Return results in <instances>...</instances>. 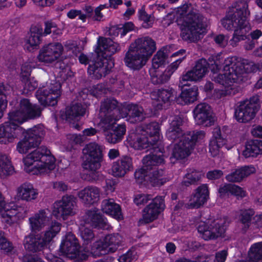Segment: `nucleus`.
Instances as JSON below:
<instances>
[{
	"label": "nucleus",
	"mask_w": 262,
	"mask_h": 262,
	"mask_svg": "<svg viewBox=\"0 0 262 262\" xmlns=\"http://www.w3.org/2000/svg\"><path fill=\"white\" fill-rule=\"evenodd\" d=\"M132 159L128 156H123L113 162L111 173L115 177H124L129 171L132 170Z\"/></svg>",
	"instance_id": "obj_28"
},
{
	"label": "nucleus",
	"mask_w": 262,
	"mask_h": 262,
	"mask_svg": "<svg viewBox=\"0 0 262 262\" xmlns=\"http://www.w3.org/2000/svg\"><path fill=\"white\" fill-rule=\"evenodd\" d=\"M101 206L103 213L118 221L123 219L121 207L114 199H108L103 200Z\"/></svg>",
	"instance_id": "obj_32"
},
{
	"label": "nucleus",
	"mask_w": 262,
	"mask_h": 262,
	"mask_svg": "<svg viewBox=\"0 0 262 262\" xmlns=\"http://www.w3.org/2000/svg\"><path fill=\"white\" fill-rule=\"evenodd\" d=\"M231 195L235 196L237 199H242L246 195V191L243 188L232 184Z\"/></svg>",
	"instance_id": "obj_59"
},
{
	"label": "nucleus",
	"mask_w": 262,
	"mask_h": 262,
	"mask_svg": "<svg viewBox=\"0 0 262 262\" xmlns=\"http://www.w3.org/2000/svg\"><path fill=\"white\" fill-rule=\"evenodd\" d=\"M50 220L48 209H41L29 218L30 228L32 231L40 230Z\"/></svg>",
	"instance_id": "obj_30"
},
{
	"label": "nucleus",
	"mask_w": 262,
	"mask_h": 262,
	"mask_svg": "<svg viewBox=\"0 0 262 262\" xmlns=\"http://www.w3.org/2000/svg\"><path fill=\"white\" fill-rule=\"evenodd\" d=\"M239 59L236 57L227 58L223 63V73L214 77L215 81L231 90L239 81L245 79V74L239 77L237 75L238 67L242 64Z\"/></svg>",
	"instance_id": "obj_12"
},
{
	"label": "nucleus",
	"mask_w": 262,
	"mask_h": 262,
	"mask_svg": "<svg viewBox=\"0 0 262 262\" xmlns=\"http://www.w3.org/2000/svg\"><path fill=\"white\" fill-rule=\"evenodd\" d=\"M99 122L95 120L94 124L102 129L105 140L110 143L116 144L123 138L126 130V125L121 123L115 126L118 120L114 116H97Z\"/></svg>",
	"instance_id": "obj_11"
},
{
	"label": "nucleus",
	"mask_w": 262,
	"mask_h": 262,
	"mask_svg": "<svg viewBox=\"0 0 262 262\" xmlns=\"http://www.w3.org/2000/svg\"><path fill=\"white\" fill-rule=\"evenodd\" d=\"M38 191L30 183H24L17 188V196L27 201L36 199Z\"/></svg>",
	"instance_id": "obj_36"
},
{
	"label": "nucleus",
	"mask_w": 262,
	"mask_h": 262,
	"mask_svg": "<svg viewBox=\"0 0 262 262\" xmlns=\"http://www.w3.org/2000/svg\"><path fill=\"white\" fill-rule=\"evenodd\" d=\"M118 105V102L114 99H107L101 104L100 112L103 114H110L116 108Z\"/></svg>",
	"instance_id": "obj_50"
},
{
	"label": "nucleus",
	"mask_w": 262,
	"mask_h": 262,
	"mask_svg": "<svg viewBox=\"0 0 262 262\" xmlns=\"http://www.w3.org/2000/svg\"><path fill=\"white\" fill-rule=\"evenodd\" d=\"M96 52L98 54L96 61L88 68V73L95 78L99 79L105 76L114 67V62L110 58L112 54L121 50L120 46L109 38L99 37Z\"/></svg>",
	"instance_id": "obj_6"
},
{
	"label": "nucleus",
	"mask_w": 262,
	"mask_h": 262,
	"mask_svg": "<svg viewBox=\"0 0 262 262\" xmlns=\"http://www.w3.org/2000/svg\"><path fill=\"white\" fill-rule=\"evenodd\" d=\"M209 198V191L207 185L203 184L199 186L191 196L185 207L189 209L198 208L204 204Z\"/></svg>",
	"instance_id": "obj_25"
},
{
	"label": "nucleus",
	"mask_w": 262,
	"mask_h": 262,
	"mask_svg": "<svg viewBox=\"0 0 262 262\" xmlns=\"http://www.w3.org/2000/svg\"><path fill=\"white\" fill-rule=\"evenodd\" d=\"M212 133L213 136L209 143V152L212 157L216 156L219 154L220 148L223 146L229 150L237 143V140L234 137L225 140L218 127L213 129Z\"/></svg>",
	"instance_id": "obj_20"
},
{
	"label": "nucleus",
	"mask_w": 262,
	"mask_h": 262,
	"mask_svg": "<svg viewBox=\"0 0 262 262\" xmlns=\"http://www.w3.org/2000/svg\"><path fill=\"white\" fill-rule=\"evenodd\" d=\"M42 29L39 25H33L30 30L29 36L26 39L25 46L29 51L37 48L41 42Z\"/></svg>",
	"instance_id": "obj_33"
},
{
	"label": "nucleus",
	"mask_w": 262,
	"mask_h": 262,
	"mask_svg": "<svg viewBox=\"0 0 262 262\" xmlns=\"http://www.w3.org/2000/svg\"><path fill=\"white\" fill-rule=\"evenodd\" d=\"M215 116H193L196 124L202 126H210L213 124L216 118Z\"/></svg>",
	"instance_id": "obj_48"
},
{
	"label": "nucleus",
	"mask_w": 262,
	"mask_h": 262,
	"mask_svg": "<svg viewBox=\"0 0 262 262\" xmlns=\"http://www.w3.org/2000/svg\"><path fill=\"white\" fill-rule=\"evenodd\" d=\"M254 214V211L252 209L240 210L239 220L243 225L244 230H246L249 228L251 223L252 217Z\"/></svg>",
	"instance_id": "obj_46"
},
{
	"label": "nucleus",
	"mask_w": 262,
	"mask_h": 262,
	"mask_svg": "<svg viewBox=\"0 0 262 262\" xmlns=\"http://www.w3.org/2000/svg\"><path fill=\"white\" fill-rule=\"evenodd\" d=\"M228 255V249H223L217 251L214 257H207L202 262H225Z\"/></svg>",
	"instance_id": "obj_51"
},
{
	"label": "nucleus",
	"mask_w": 262,
	"mask_h": 262,
	"mask_svg": "<svg viewBox=\"0 0 262 262\" xmlns=\"http://www.w3.org/2000/svg\"><path fill=\"white\" fill-rule=\"evenodd\" d=\"M198 89L195 87L183 91L178 98V102L181 104L192 103L196 100Z\"/></svg>",
	"instance_id": "obj_39"
},
{
	"label": "nucleus",
	"mask_w": 262,
	"mask_h": 262,
	"mask_svg": "<svg viewBox=\"0 0 262 262\" xmlns=\"http://www.w3.org/2000/svg\"><path fill=\"white\" fill-rule=\"evenodd\" d=\"M5 91L3 84H0V114H3L7 106L6 96L4 94Z\"/></svg>",
	"instance_id": "obj_60"
},
{
	"label": "nucleus",
	"mask_w": 262,
	"mask_h": 262,
	"mask_svg": "<svg viewBox=\"0 0 262 262\" xmlns=\"http://www.w3.org/2000/svg\"><path fill=\"white\" fill-rule=\"evenodd\" d=\"M160 131V125L156 122L138 126L135 132L129 134L127 141L129 145L135 149H151L152 151L150 154L163 156L164 148L159 143Z\"/></svg>",
	"instance_id": "obj_2"
},
{
	"label": "nucleus",
	"mask_w": 262,
	"mask_h": 262,
	"mask_svg": "<svg viewBox=\"0 0 262 262\" xmlns=\"http://www.w3.org/2000/svg\"><path fill=\"white\" fill-rule=\"evenodd\" d=\"M14 172V168L8 157L0 154V177H6L12 174Z\"/></svg>",
	"instance_id": "obj_42"
},
{
	"label": "nucleus",
	"mask_w": 262,
	"mask_h": 262,
	"mask_svg": "<svg viewBox=\"0 0 262 262\" xmlns=\"http://www.w3.org/2000/svg\"><path fill=\"white\" fill-rule=\"evenodd\" d=\"M23 160L24 164L28 167L36 163L32 170L35 174L48 173L55 168V158L45 146L32 151Z\"/></svg>",
	"instance_id": "obj_9"
},
{
	"label": "nucleus",
	"mask_w": 262,
	"mask_h": 262,
	"mask_svg": "<svg viewBox=\"0 0 262 262\" xmlns=\"http://www.w3.org/2000/svg\"><path fill=\"white\" fill-rule=\"evenodd\" d=\"M0 213L3 221L11 225L15 221L16 215V204L14 202L5 203L4 198L0 192Z\"/></svg>",
	"instance_id": "obj_27"
},
{
	"label": "nucleus",
	"mask_w": 262,
	"mask_h": 262,
	"mask_svg": "<svg viewBox=\"0 0 262 262\" xmlns=\"http://www.w3.org/2000/svg\"><path fill=\"white\" fill-rule=\"evenodd\" d=\"M172 95V92L171 90L162 89L153 92L151 98L159 102L157 107L158 109H160L162 106V103L168 102Z\"/></svg>",
	"instance_id": "obj_43"
},
{
	"label": "nucleus",
	"mask_w": 262,
	"mask_h": 262,
	"mask_svg": "<svg viewBox=\"0 0 262 262\" xmlns=\"http://www.w3.org/2000/svg\"><path fill=\"white\" fill-rule=\"evenodd\" d=\"M21 113L28 115H39L42 108L37 105L31 104L28 99H23L20 103Z\"/></svg>",
	"instance_id": "obj_44"
},
{
	"label": "nucleus",
	"mask_w": 262,
	"mask_h": 262,
	"mask_svg": "<svg viewBox=\"0 0 262 262\" xmlns=\"http://www.w3.org/2000/svg\"><path fill=\"white\" fill-rule=\"evenodd\" d=\"M208 63L205 59H201L198 61L193 68L180 77V83L181 85L185 86L187 81H197L202 79L208 71L209 65H210L211 70L214 73L217 72L221 67L222 62L221 61L220 56L212 57V61Z\"/></svg>",
	"instance_id": "obj_13"
},
{
	"label": "nucleus",
	"mask_w": 262,
	"mask_h": 262,
	"mask_svg": "<svg viewBox=\"0 0 262 262\" xmlns=\"http://www.w3.org/2000/svg\"><path fill=\"white\" fill-rule=\"evenodd\" d=\"M16 116H10L8 121L0 124V144H8L13 142L16 137Z\"/></svg>",
	"instance_id": "obj_24"
},
{
	"label": "nucleus",
	"mask_w": 262,
	"mask_h": 262,
	"mask_svg": "<svg viewBox=\"0 0 262 262\" xmlns=\"http://www.w3.org/2000/svg\"><path fill=\"white\" fill-rule=\"evenodd\" d=\"M122 110L125 113L132 115H140L143 113L142 107L132 103L124 104Z\"/></svg>",
	"instance_id": "obj_52"
},
{
	"label": "nucleus",
	"mask_w": 262,
	"mask_h": 262,
	"mask_svg": "<svg viewBox=\"0 0 262 262\" xmlns=\"http://www.w3.org/2000/svg\"><path fill=\"white\" fill-rule=\"evenodd\" d=\"M259 107L258 97L254 96L249 100L238 103L235 110V115H255Z\"/></svg>",
	"instance_id": "obj_29"
},
{
	"label": "nucleus",
	"mask_w": 262,
	"mask_h": 262,
	"mask_svg": "<svg viewBox=\"0 0 262 262\" xmlns=\"http://www.w3.org/2000/svg\"><path fill=\"white\" fill-rule=\"evenodd\" d=\"M151 199L152 196L150 194H138L135 195L134 201L137 205H140L146 203Z\"/></svg>",
	"instance_id": "obj_62"
},
{
	"label": "nucleus",
	"mask_w": 262,
	"mask_h": 262,
	"mask_svg": "<svg viewBox=\"0 0 262 262\" xmlns=\"http://www.w3.org/2000/svg\"><path fill=\"white\" fill-rule=\"evenodd\" d=\"M83 220L84 225L81 223L79 227L80 235L83 240L82 250H80L78 239L70 232L62 237L59 248L62 255L78 261L85 260L89 256L92 255L94 244L92 245L91 242L94 234L88 225L107 230L111 228L106 218L96 208L88 210L83 216Z\"/></svg>",
	"instance_id": "obj_1"
},
{
	"label": "nucleus",
	"mask_w": 262,
	"mask_h": 262,
	"mask_svg": "<svg viewBox=\"0 0 262 262\" xmlns=\"http://www.w3.org/2000/svg\"><path fill=\"white\" fill-rule=\"evenodd\" d=\"M164 162L163 156L160 155L150 154L145 156L142 160V167L135 172L136 182L139 184H150L153 186L164 184L167 179L164 177V170L160 168Z\"/></svg>",
	"instance_id": "obj_4"
},
{
	"label": "nucleus",
	"mask_w": 262,
	"mask_h": 262,
	"mask_svg": "<svg viewBox=\"0 0 262 262\" xmlns=\"http://www.w3.org/2000/svg\"><path fill=\"white\" fill-rule=\"evenodd\" d=\"M205 132L202 130L193 131L191 137L182 140L176 143L173 147L172 156L170 157L171 163H175L176 160L184 159L191 154L195 144L201 142L205 137Z\"/></svg>",
	"instance_id": "obj_15"
},
{
	"label": "nucleus",
	"mask_w": 262,
	"mask_h": 262,
	"mask_svg": "<svg viewBox=\"0 0 262 262\" xmlns=\"http://www.w3.org/2000/svg\"><path fill=\"white\" fill-rule=\"evenodd\" d=\"M239 61L242 64L238 67V77H239V76L244 75L245 74L246 78L241 80V81H239V82L237 83L236 84H239L247 81L248 79V74L255 72L257 69L256 66L254 64V62L252 61H248L247 60H241V59H239Z\"/></svg>",
	"instance_id": "obj_38"
},
{
	"label": "nucleus",
	"mask_w": 262,
	"mask_h": 262,
	"mask_svg": "<svg viewBox=\"0 0 262 262\" xmlns=\"http://www.w3.org/2000/svg\"><path fill=\"white\" fill-rule=\"evenodd\" d=\"M156 50V42L149 37L138 38L132 42L125 54V65L132 70L145 66Z\"/></svg>",
	"instance_id": "obj_5"
},
{
	"label": "nucleus",
	"mask_w": 262,
	"mask_h": 262,
	"mask_svg": "<svg viewBox=\"0 0 262 262\" xmlns=\"http://www.w3.org/2000/svg\"><path fill=\"white\" fill-rule=\"evenodd\" d=\"M235 10L229 12L222 20V24L228 30L234 29L233 37L230 40L233 47L237 45L239 41L247 38V34L251 30L248 18L250 15L248 5L245 1H239L234 5Z\"/></svg>",
	"instance_id": "obj_3"
},
{
	"label": "nucleus",
	"mask_w": 262,
	"mask_h": 262,
	"mask_svg": "<svg viewBox=\"0 0 262 262\" xmlns=\"http://www.w3.org/2000/svg\"><path fill=\"white\" fill-rule=\"evenodd\" d=\"M166 54L163 50H160L154 55L152 60V68L150 70H156L161 67L165 62Z\"/></svg>",
	"instance_id": "obj_49"
},
{
	"label": "nucleus",
	"mask_w": 262,
	"mask_h": 262,
	"mask_svg": "<svg viewBox=\"0 0 262 262\" xmlns=\"http://www.w3.org/2000/svg\"><path fill=\"white\" fill-rule=\"evenodd\" d=\"M165 208L164 199L163 196L156 197L152 202L143 210L142 219L140 223H148L156 219Z\"/></svg>",
	"instance_id": "obj_23"
},
{
	"label": "nucleus",
	"mask_w": 262,
	"mask_h": 262,
	"mask_svg": "<svg viewBox=\"0 0 262 262\" xmlns=\"http://www.w3.org/2000/svg\"><path fill=\"white\" fill-rule=\"evenodd\" d=\"M231 185L230 184H225L220 186L218 192L221 198H224L231 195Z\"/></svg>",
	"instance_id": "obj_63"
},
{
	"label": "nucleus",
	"mask_w": 262,
	"mask_h": 262,
	"mask_svg": "<svg viewBox=\"0 0 262 262\" xmlns=\"http://www.w3.org/2000/svg\"><path fill=\"white\" fill-rule=\"evenodd\" d=\"M14 172V168L8 157L0 154V177H6L12 174Z\"/></svg>",
	"instance_id": "obj_41"
},
{
	"label": "nucleus",
	"mask_w": 262,
	"mask_h": 262,
	"mask_svg": "<svg viewBox=\"0 0 262 262\" xmlns=\"http://www.w3.org/2000/svg\"><path fill=\"white\" fill-rule=\"evenodd\" d=\"M230 220L227 216L216 219H209L201 221L197 227L202 237L208 241L214 239L222 236L226 230V226Z\"/></svg>",
	"instance_id": "obj_14"
},
{
	"label": "nucleus",
	"mask_w": 262,
	"mask_h": 262,
	"mask_svg": "<svg viewBox=\"0 0 262 262\" xmlns=\"http://www.w3.org/2000/svg\"><path fill=\"white\" fill-rule=\"evenodd\" d=\"M67 16L70 19H74L78 16L79 19L84 22L86 20V15L82 13L81 10L71 9L67 13Z\"/></svg>",
	"instance_id": "obj_64"
},
{
	"label": "nucleus",
	"mask_w": 262,
	"mask_h": 262,
	"mask_svg": "<svg viewBox=\"0 0 262 262\" xmlns=\"http://www.w3.org/2000/svg\"><path fill=\"white\" fill-rule=\"evenodd\" d=\"M63 52V47L58 42L43 46L37 56L38 60L44 63H52L60 58Z\"/></svg>",
	"instance_id": "obj_21"
},
{
	"label": "nucleus",
	"mask_w": 262,
	"mask_h": 262,
	"mask_svg": "<svg viewBox=\"0 0 262 262\" xmlns=\"http://www.w3.org/2000/svg\"><path fill=\"white\" fill-rule=\"evenodd\" d=\"M201 175V172L194 168H188L182 182V185L188 186L190 185L195 184L200 180Z\"/></svg>",
	"instance_id": "obj_40"
},
{
	"label": "nucleus",
	"mask_w": 262,
	"mask_h": 262,
	"mask_svg": "<svg viewBox=\"0 0 262 262\" xmlns=\"http://www.w3.org/2000/svg\"><path fill=\"white\" fill-rule=\"evenodd\" d=\"M188 9V6L184 5L178 9L177 22L180 26L182 39L188 42H195L205 32L206 25L202 16L194 13L187 14Z\"/></svg>",
	"instance_id": "obj_7"
},
{
	"label": "nucleus",
	"mask_w": 262,
	"mask_h": 262,
	"mask_svg": "<svg viewBox=\"0 0 262 262\" xmlns=\"http://www.w3.org/2000/svg\"><path fill=\"white\" fill-rule=\"evenodd\" d=\"M255 171L256 168L252 165L239 167L227 174L226 179L228 182H240Z\"/></svg>",
	"instance_id": "obj_31"
},
{
	"label": "nucleus",
	"mask_w": 262,
	"mask_h": 262,
	"mask_svg": "<svg viewBox=\"0 0 262 262\" xmlns=\"http://www.w3.org/2000/svg\"><path fill=\"white\" fill-rule=\"evenodd\" d=\"M60 83L55 80L48 81L37 91L36 97L42 105L54 106L60 96Z\"/></svg>",
	"instance_id": "obj_18"
},
{
	"label": "nucleus",
	"mask_w": 262,
	"mask_h": 262,
	"mask_svg": "<svg viewBox=\"0 0 262 262\" xmlns=\"http://www.w3.org/2000/svg\"><path fill=\"white\" fill-rule=\"evenodd\" d=\"M183 205L184 203L183 202H179V203L175 206L171 217L174 225L179 224V225H182V227H183V223L181 218L179 216V214L180 213Z\"/></svg>",
	"instance_id": "obj_56"
},
{
	"label": "nucleus",
	"mask_w": 262,
	"mask_h": 262,
	"mask_svg": "<svg viewBox=\"0 0 262 262\" xmlns=\"http://www.w3.org/2000/svg\"><path fill=\"white\" fill-rule=\"evenodd\" d=\"M0 249L7 252L10 251L12 249L11 244L6 238L2 231H0Z\"/></svg>",
	"instance_id": "obj_61"
},
{
	"label": "nucleus",
	"mask_w": 262,
	"mask_h": 262,
	"mask_svg": "<svg viewBox=\"0 0 262 262\" xmlns=\"http://www.w3.org/2000/svg\"><path fill=\"white\" fill-rule=\"evenodd\" d=\"M24 138L17 143V151L20 153H26L31 147L39 145L45 134V127L38 124L29 128L23 133Z\"/></svg>",
	"instance_id": "obj_17"
},
{
	"label": "nucleus",
	"mask_w": 262,
	"mask_h": 262,
	"mask_svg": "<svg viewBox=\"0 0 262 262\" xmlns=\"http://www.w3.org/2000/svg\"><path fill=\"white\" fill-rule=\"evenodd\" d=\"M242 154L246 158L256 157L257 156L261 155L262 140L255 139L247 141Z\"/></svg>",
	"instance_id": "obj_34"
},
{
	"label": "nucleus",
	"mask_w": 262,
	"mask_h": 262,
	"mask_svg": "<svg viewBox=\"0 0 262 262\" xmlns=\"http://www.w3.org/2000/svg\"><path fill=\"white\" fill-rule=\"evenodd\" d=\"M97 130L93 127H90L84 129L82 131V135H69L67 136V139H70L67 145H65L64 150H68L72 147V140H73L76 143H81L84 139L87 137L94 136L97 133Z\"/></svg>",
	"instance_id": "obj_35"
},
{
	"label": "nucleus",
	"mask_w": 262,
	"mask_h": 262,
	"mask_svg": "<svg viewBox=\"0 0 262 262\" xmlns=\"http://www.w3.org/2000/svg\"><path fill=\"white\" fill-rule=\"evenodd\" d=\"M100 189L95 186H88L79 191L77 196L84 204L93 205L100 200Z\"/></svg>",
	"instance_id": "obj_26"
},
{
	"label": "nucleus",
	"mask_w": 262,
	"mask_h": 262,
	"mask_svg": "<svg viewBox=\"0 0 262 262\" xmlns=\"http://www.w3.org/2000/svg\"><path fill=\"white\" fill-rule=\"evenodd\" d=\"M76 199L73 195H64L61 200L56 201L53 205V215L57 219L65 220L75 213Z\"/></svg>",
	"instance_id": "obj_19"
},
{
	"label": "nucleus",
	"mask_w": 262,
	"mask_h": 262,
	"mask_svg": "<svg viewBox=\"0 0 262 262\" xmlns=\"http://www.w3.org/2000/svg\"><path fill=\"white\" fill-rule=\"evenodd\" d=\"M149 72L151 77V80L155 84L165 83L170 79L171 76L166 70L164 72H161L156 70H150Z\"/></svg>",
	"instance_id": "obj_45"
},
{
	"label": "nucleus",
	"mask_w": 262,
	"mask_h": 262,
	"mask_svg": "<svg viewBox=\"0 0 262 262\" xmlns=\"http://www.w3.org/2000/svg\"><path fill=\"white\" fill-rule=\"evenodd\" d=\"M134 29V24L132 22H127L121 25V27H113L111 28V31H115L116 33L115 35H118L119 34L121 36H124L128 32L132 31Z\"/></svg>",
	"instance_id": "obj_55"
},
{
	"label": "nucleus",
	"mask_w": 262,
	"mask_h": 262,
	"mask_svg": "<svg viewBox=\"0 0 262 262\" xmlns=\"http://www.w3.org/2000/svg\"><path fill=\"white\" fill-rule=\"evenodd\" d=\"M123 245V237L118 233L108 234L94 243L92 256L98 257L116 252Z\"/></svg>",
	"instance_id": "obj_16"
},
{
	"label": "nucleus",
	"mask_w": 262,
	"mask_h": 262,
	"mask_svg": "<svg viewBox=\"0 0 262 262\" xmlns=\"http://www.w3.org/2000/svg\"><path fill=\"white\" fill-rule=\"evenodd\" d=\"M139 18L143 21V26L144 28H148L151 27L154 23V18L150 15H148L145 11L144 9L142 8L139 12Z\"/></svg>",
	"instance_id": "obj_54"
},
{
	"label": "nucleus",
	"mask_w": 262,
	"mask_h": 262,
	"mask_svg": "<svg viewBox=\"0 0 262 262\" xmlns=\"http://www.w3.org/2000/svg\"><path fill=\"white\" fill-rule=\"evenodd\" d=\"M194 115H209L212 113L210 106L206 103L199 104L193 110Z\"/></svg>",
	"instance_id": "obj_58"
},
{
	"label": "nucleus",
	"mask_w": 262,
	"mask_h": 262,
	"mask_svg": "<svg viewBox=\"0 0 262 262\" xmlns=\"http://www.w3.org/2000/svg\"><path fill=\"white\" fill-rule=\"evenodd\" d=\"M62 119H66V121L72 125V126L76 129L79 130L83 122L81 120L82 116H59Z\"/></svg>",
	"instance_id": "obj_53"
},
{
	"label": "nucleus",
	"mask_w": 262,
	"mask_h": 262,
	"mask_svg": "<svg viewBox=\"0 0 262 262\" xmlns=\"http://www.w3.org/2000/svg\"><path fill=\"white\" fill-rule=\"evenodd\" d=\"M82 152L84 156L82 167L89 172L81 174V178L90 182L102 179L103 175L98 171L103 159L101 146L96 142H91L85 146Z\"/></svg>",
	"instance_id": "obj_8"
},
{
	"label": "nucleus",
	"mask_w": 262,
	"mask_h": 262,
	"mask_svg": "<svg viewBox=\"0 0 262 262\" xmlns=\"http://www.w3.org/2000/svg\"><path fill=\"white\" fill-rule=\"evenodd\" d=\"M169 127L167 129L166 135L168 140L174 141H180L187 137H191L192 133L190 132L186 134L184 132L181 126L182 119L181 116H170L169 119Z\"/></svg>",
	"instance_id": "obj_22"
},
{
	"label": "nucleus",
	"mask_w": 262,
	"mask_h": 262,
	"mask_svg": "<svg viewBox=\"0 0 262 262\" xmlns=\"http://www.w3.org/2000/svg\"><path fill=\"white\" fill-rule=\"evenodd\" d=\"M137 258V251L134 248L129 249L126 253L120 256L118 258L119 262H131Z\"/></svg>",
	"instance_id": "obj_57"
},
{
	"label": "nucleus",
	"mask_w": 262,
	"mask_h": 262,
	"mask_svg": "<svg viewBox=\"0 0 262 262\" xmlns=\"http://www.w3.org/2000/svg\"><path fill=\"white\" fill-rule=\"evenodd\" d=\"M60 229V223L56 221L52 222L43 234H30L26 236L24 241L25 248L32 252L40 251L47 248Z\"/></svg>",
	"instance_id": "obj_10"
},
{
	"label": "nucleus",
	"mask_w": 262,
	"mask_h": 262,
	"mask_svg": "<svg viewBox=\"0 0 262 262\" xmlns=\"http://www.w3.org/2000/svg\"><path fill=\"white\" fill-rule=\"evenodd\" d=\"M236 262H262V242L252 244L248 252V259Z\"/></svg>",
	"instance_id": "obj_37"
},
{
	"label": "nucleus",
	"mask_w": 262,
	"mask_h": 262,
	"mask_svg": "<svg viewBox=\"0 0 262 262\" xmlns=\"http://www.w3.org/2000/svg\"><path fill=\"white\" fill-rule=\"evenodd\" d=\"M89 113L85 104L76 103L67 108L66 115H84Z\"/></svg>",
	"instance_id": "obj_47"
}]
</instances>
